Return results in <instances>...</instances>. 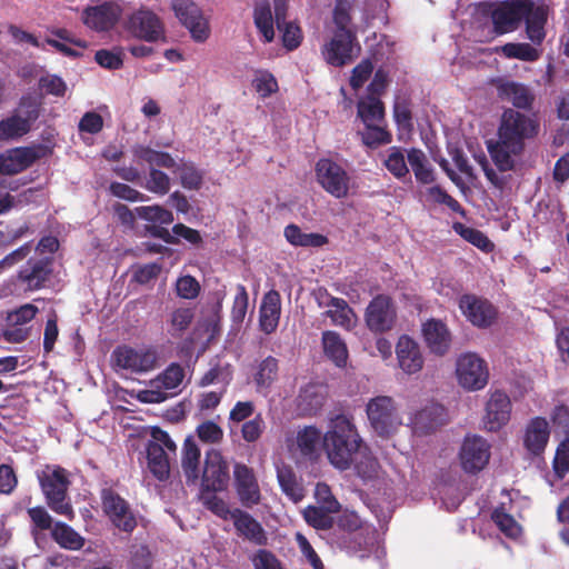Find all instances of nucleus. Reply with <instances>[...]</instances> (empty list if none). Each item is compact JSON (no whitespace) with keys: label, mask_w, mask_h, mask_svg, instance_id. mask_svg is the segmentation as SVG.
<instances>
[{"label":"nucleus","mask_w":569,"mask_h":569,"mask_svg":"<svg viewBox=\"0 0 569 569\" xmlns=\"http://www.w3.org/2000/svg\"><path fill=\"white\" fill-rule=\"evenodd\" d=\"M539 130L537 119L512 108L506 109L500 118L497 139L486 142L497 169L501 172L515 170V158L523 153L527 141L535 139Z\"/></svg>","instance_id":"f257e3e1"},{"label":"nucleus","mask_w":569,"mask_h":569,"mask_svg":"<svg viewBox=\"0 0 569 569\" xmlns=\"http://www.w3.org/2000/svg\"><path fill=\"white\" fill-rule=\"evenodd\" d=\"M407 158L418 182L429 184L435 181L433 169L422 150L412 148L408 151Z\"/></svg>","instance_id":"ea45409f"},{"label":"nucleus","mask_w":569,"mask_h":569,"mask_svg":"<svg viewBox=\"0 0 569 569\" xmlns=\"http://www.w3.org/2000/svg\"><path fill=\"white\" fill-rule=\"evenodd\" d=\"M28 516L31 521V535L34 540H38L39 533L52 529L56 521L42 506L28 508Z\"/></svg>","instance_id":"603ef678"},{"label":"nucleus","mask_w":569,"mask_h":569,"mask_svg":"<svg viewBox=\"0 0 569 569\" xmlns=\"http://www.w3.org/2000/svg\"><path fill=\"white\" fill-rule=\"evenodd\" d=\"M333 306L329 308L325 316L331 319L332 325L350 330L356 323V313L348 302L342 299L332 300Z\"/></svg>","instance_id":"c03bdc74"},{"label":"nucleus","mask_w":569,"mask_h":569,"mask_svg":"<svg viewBox=\"0 0 569 569\" xmlns=\"http://www.w3.org/2000/svg\"><path fill=\"white\" fill-rule=\"evenodd\" d=\"M146 190L158 196H164L171 187L170 177L160 169L150 167L144 183H141Z\"/></svg>","instance_id":"864d4df0"},{"label":"nucleus","mask_w":569,"mask_h":569,"mask_svg":"<svg viewBox=\"0 0 569 569\" xmlns=\"http://www.w3.org/2000/svg\"><path fill=\"white\" fill-rule=\"evenodd\" d=\"M131 151L136 161L139 163L146 162L150 167L166 169H173L177 167L176 160L168 152L158 151L142 144L133 146Z\"/></svg>","instance_id":"e433bc0d"},{"label":"nucleus","mask_w":569,"mask_h":569,"mask_svg":"<svg viewBox=\"0 0 569 569\" xmlns=\"http://www.w3.org/2000/svg\"><path fill=\"white\" fill-rule=\"evenodd\" d=\"M280 310V295L276 290H270L264 295L260 307L259 323L264 333L270 335L277 329Z\"/></svg>","instance_id":"473e14b6"},{"label":"nucleus","mask_w":569,"mask_h":569,"mask_svg":"<svg viewBox=\"0 0 569 569\" xmlns=\"http://www.w3.org/2000/svg\"><path fill=\"white\" fill-rule=\"evenodd\" d=\"M367 415L373 430L381 437L391 436L401 425L395 401L388 396H378L367 405Z\"/></svg>","instance_id":"423d86ee"},{"label":"nucleus","mask_w":569,"mask_h":569,"mask_svg":"<svg viewBox=\"0 0 569 569\" xmlns=\"http://www.w3.org/2000/svg\"><path fill=\"white\" fill-rule=\"evenodd\" d=\"M511 401L507 393L496 390L486 405L485 426L489 431H497L510 419Z\"/></svg>","instance_id":"a878e982"},{"label":"nucleus","mask_w":569,"mask_h":569,"mask_svg":"<svg viewBox=\"0 0 569 569\" xmlns=\"http://www.w3.org/2000/svg\"><path fill=\"white\" fill-rule=\"evenodd\" d=\"M127 30L136 38L156 42L164 36V27L160 18L149 9L140 8L126 22Z\"/></svg>","instance_id":"2eb2a0df"},{"label":"nucleus","mask_w":569,"mask_h":569,"mask_svg":"<svg viewBox=\"0 0 569 569\" xmlns=\"http://www.w3.org/2000/svg\"><path fill=\"white\" fill-rule=\"evenodd\" d=\"M31 129L27 126V121H23L13 113L0 121V141L1 140H14L27 134Z\"/></svg>","instance_id":"5fc2aeb1"},{"label":"nucleus","mask_w":569,"mask_h":569,"mask_svg":"<svg viewBox=\"0 0 569 569\" xmlns=\"http://www.w3.org/2000/svg\"><path fill=\"white\" fill-rule=\"evenodd\" d=\"M201 451L194 439L189 436L182 446L181 467L188 486L196 485L199 480Z\"/></svg>","instance_id":"72a5a7b5"},{"label":"nucleus","mask_w":569,"mask_h":569,"mask_svg":"<svg viewBox=\"0 0 569 569\" xmlns=\"http://www.w3.org/2000/svg\"><path fill=\"white\" fill-rule=\"evenodd\" d=\"M497 51L506 58L522 61H536L539 58L538 51L529 43L509 42L501 46Z\"/></svg>","instance_id":"4d7b16f0"},{"label":"nucleus","mask_w":569,"mask_h":569,"mask_svg":"<svg viewBox=\"0 0 569 569\" xmlns=\"http://www.w3.org/2000/svg\"><path fill=\"white\" fill-rule=\"evenodd\" d=\"M196 433L203 443L214 445L221 442L223 439L222 428L212 420L201 422L196 428Z\"/></svg>","instance_id":"774afa93"},{"label":"nucleus","mask_w":569,"mask_h":569,"mask_svg":"<svg viewBox=\"0 0 569 569\" xmlns=\"http://www.w3.org/2000/svg\"><path fill=\"white\" fill-rule=\"evenodd\" d=\"M283 236L293 247L321 248L329 242L327 236L317 232H303L301 228L295 223L284 227Z\"/></svg>","instance_id":"f704fd0d"},{"label":"nucleus","mask_w":569,"mask_h":569,"mask_svg":"<svg viewBox=\"0 0 569 569\" xmlns=\"http://www.w3.org/2000/svg\"><path fill=\"white\" fill-rule=\"evenodd\" d=\"M452 228L463 240L468 241L481 251L488 253L493 250L495 244L482 231L472 227H467L461 222H455Z\"/></svg>","instance_id":"8fccbe9b"},{"label":"nucleus","mask_w":569,"mask_h":569,"mask_svg":"<svg viewBox=\"0 0 569 569\" xmlns=\"http://www.w3.org/2000/svg\"><path fill=\"white\" fill-rule=\"evenodd\" d=\"M230 481L229 465L221 451L210 449L206 452L200 491H224Z\"/></svg>","instance_id":"9d476101"},{"label":"nucleus","mask_w":569,"mask_h":569,"mask_svg":"<svg viewBox=\"0 0 569 569\" xmlns=\"http://www.w3.org/2000/svg\"><path fill=\"white\" fill-rule=\"evenodd\" d=\"M123 9L119 1H106L98 6L88 7L82 14L83 23L97 32L111 30L119 21Z\"/></svg>","instance_id":"dca6fc26"},{"label":"nucleus","mask_w":569,"mask_h":569,"mask_svg":"<svg viewBox=\"0 0 569 569\" xmlns=\"http://www.w3.org/2000/svg\"><path fill=\"white\" fill-rule=\"evenodd\" d=\"M194 319V309L190 307H180L172 311L170 316V335L181 337Z\"/></svg>","instance_id":"6e6d98bb"},{"label":"nucleus","mask_w":569,"mask_h":569,"mask_svg":"<svg viewBox=\"0 0 569 569\" xmlns=\"http://www.w3.org/2000/svg\"><path fill=\"white\" fill-rule=\"evenodd\" d=\"M274 18L272 17L269 1L264 0L256 4L253 20L257 29L262 34L264 42L269 43L274 39L273 21L279 30L287 23V0H273Z\"/></svg>","instance_id":"4468645a"},{"label":"nucleus","mask_w":569,"mask_h":569,"mask_svg":"<svg viewBox=\"0 0 569 569\" xmlns=\"http://www.w3.org/2000/svg\"><path fill=\"white\" fill-rule=\"evenodd\" d=\"M335 545L351 556L367 558L376 548L377 530L371 526H366L350 536H342L340 541Z\"/></svg>","instance_id":"4be33fe9"},{"label":"nucleus","mask_w":569,"mask_h":569,"mask_svg":"<svg viewBox=\"0 0 569 569\" xmlns=\"http://www.w3.org/2000/svg\"><path fill=\"white\" fill-rule=\"evenodd\" d=\"M362 443L352 417L339 413L329 419L327 431L322 436V447L336 469H350Z\"/></svg>","instance_id":"f03ea898"},{"label":"nucleus","mask_w":569,"mask_h":569,"mask_svg":"<svg viewBox=\"0 0 569 569\" xmlns=\"http://www.w3.org/2000/svg\"><path fill=\"white\" fill-rule=\"evenodd\" d=\"M525 2L526 0H508L492 10L491 21L495 33H509L520 27L523 17L528 12Z\"/></svg>","instance_id":"f3484780"},{"label":"nucleus","mask_w":569,"mask_h":569,"mask_svg":"<svg viewBox=\"0 0 569 569\" xmlns=\"http://www.w3.org/2000/svg\"><path fill=\"white\" fill-rule=\"evenodd\" d=\"M231 520L239 537H242L254 546L264 547L268 545L267 531L249 512L240 508H234L232 510Z\"/></svg>","instance_id":"b1692460"},{"label":"nucleus","mask_w":569,"mask_h":569,"mask_svg":"<svg viewBox=\"0 0 569 569\" xmlns=\"http://www.w3.org/2000/svg\"><path fill=\"white\" fill-rule=\"evenodd\" d=\"M459 308L463 316L476 327H490L496 317L497 310L487 299L475 295H463L459 299Z\"/></svg>","instance_id":"aec40b11"},{"label":"nucleus","mask_w":569,"mask_h":569,"mask_svg":"<svg viewBox=\"0 0 569 569\" xmlns=\"http://www.w3.org/2000/svg\"><path fill=\"white\" fill-rule=\"evenodd\" d=\"M184 189L199 190L203 183V174L192 163H182L176 170Z\"/></svg>","instance_id":"680f3d73"},{"label":"nucleus","mask_w":569,"mask_h":569,"mask_svg":"<svg viewBox=\"0 0 569 569\" xmlns=\"http://www.w3.org/2000/svg\"><path fill=\"white\" fill-rule=\"evenodd\" d=\"M50 536L60 548L66 550H80L86 543V539L79 532L62 521L54 522Z\"/></svg>","instance_id":"c9c22d12"},{"label":"nucleus","mask_w":569,"mask_h":569,"mask_svg":"<svg viewBox=\"0 0 569 569\" xmlns=\"http://www.w3.org/2000/svg\"><path fill=\"white\" fill-rule=\"evenodd\" d=\"M183 378V368L179 363H171L153 381L157 389L142 391L140 399L149 403L162 402L168 398V393L164 390L176 389L182 382Z\"/></svg>","instance_id":"412c9836"},{"label":"nucleus","mask_w":569,"mask_h":569,"mask_svg":"<svg viewBox=\"0 0 569 569\" xmlns=\"http://www.w3.org/2000/svg\"><path fill=\"white\" fill-rule=\"evenodd\" d=\"M397 311L391 297L378 295L369 302L365 320L370 331L383 333L391 330L396 323Z\"/></svg>","instance_id":"f8f14e48"},{"label":"nucleus","mask_w":569,"mask_h":569,"mask_svg":"<svg viewBox=\"0 0 569 569\" xmlns=\"http://www.w3.org/2000/svg\"><path fill=\"white\" fill-rule=\"evenodd\" d=\"M51 153L49 147L34 144L19 147L2 154L4 174H17L30 168L36 161L46 158Z\"/></svg>","instance_id":"a211bd4d"},{"label":"nucleus","mask_w":569,"mask_h":569,"mask_svg":"<svg viewBox=\"0 0 569 569\" xmlns=\"http://www.w3.org/2000/svg\"><path fill=\"white\" fill-rule=\"evenodd\" d=\"M52 274V258H31L21 268L18 279L29 290H39L46 286Z\"/></svg>","instance_id":"5701e85b"},{"label":"nucleus","mask_w":569,"mask_h":569,"mask_svg":"<svg viewBox=\"0 0 569 569\" xmlns=\"http://www.w3.org/2000/svg\"><path fill=\"white\" fill-rule=\"evenodd\" d=\"M496 526L509 538H518L521 535V527L515 518L507 513L503 507L496 508L491 513Z\"/></svg>","instance_id":"13d9d810"},{"label":"nucleus","mask_w":569,"mask_h":569,"mask_svg":"<svg viewBox=\"0 0 569 569\" xmlns=\"http://www.w3.org/2000/svg\"><path fill=\"white\" fill-rule=\"evenodd\" d=\"M136 214L142 220L161 224H170L174 220L173 213L159 204L137 207Z\"/></svg>","instance_id":"052dcab7"},{"label":"nucleus","mask_w":569,"mask_h":569,"mask_svg":"<svg viewBox=\"0 0 569 569\" xmlns=\"http://www.w3.org/2000/svg\"><path fill=\"white\" fill-rule=\"evenodd\" d=\"M111 358L120 369L138 375L150 372L159 366V355L153 347L121 345L112 351Z\"/></svg>","instance_id":"20e7f679"},{"label":"nucleus","mask_w":569,"mask_h":569,"mask_svg":"<svg viewBox=\"0 0 569 569\" xmlns=\"http://www.w3.org/2000/svg\"><path fill=\"white\" fill-rule=\"evenodd\" d=\"M352 466L357 475L362 479H372L377 476L379 469V462L376 457L371 453L365 442L362 443L361 450L356 455Z\"/></svg>","instance_id":"09e8293b"},{"label":"nucleus","mask_w":569,"mask_h":569,"mask_svg":"<svg viewBox=\"0 0 569 569\" xmlns=\"http://www.w3.org/2000/svg\"><path fill=\"white\" fill-rule=\"evenodd\" d=\"M367 525L362 523L359 516L355 512H345L339 516L336 527L331 528V540L333 543L340 541V538L343 536H350V533L357 531L366 527Z\"/></svg>","instance_id":"3c124183"},{"label":"nucleus","mask_w":569,"mask_h":569,"mask_svg":"<svg viewBox=\"0 0 569 569\" xmlns=\"http://www.w3.org/2000/svg\"><path fill=\"white\" fill-rule=\"evenodd\" d=\"M13 114L27 121V126L31 129L32 123L36 122L40 116V103L36 98L24 96L20 99L19 106Z\"/></svg>","instance_id":"0e129e2a"},{"label":"nucleus","mask_w":569,"mask_h":569,"mask_svg":"<svg viewBox=\"0 0 569 569\" xmlns=\"http://www.w3.org/2000/svg\"><path fill=\"white\" fill-rule=\"evenodd\" d=\"M498 97L503 100L511 102L516 109L519 110H531L535 102V94L523 83L498 79L495 82Z\"/></svg>","instance_id":"393cba45"},{"label":"nucleus","mask_w":569,"mask_h":569,"mask_svg":"<svg viewBox=\"0 0 569 569\" xmlns=\"http://www.w3.org/2000/svg\"><path fill=\"white\" fill-rule=\"evenodd\" d=\"M321 431L315 426H306L298 430L296 437L297 447L302 457L313 460L318 457Z\"/></svg>","instance_id":"4c0bfd02"},{"label":"nucleus","mask_w":569,"mask_h":569,"mask_svg":"<svg viewBox=\"0 0 569 569\" xmlns=\"http://www.w3.org/2000/svg\"><path fill=\"white\" fill-rule=\"evenodd\" d=\"M37 478L47 506L53 512L72 520L74 511L68 499V489L71 482L67 470L60 466H46L43 470L37 472Z\"/></svg>","instance_id":"7ed1b4c3"},{"label":"nucleus","mask_w":569,"mask_h":569,"mask_svg":"<svg viewBox=\"0 0 569 569\" xmlns=\"http://www.w3.org/2000/svg\"><path fill=\"white\" fill-rule=\"evenodd\" d=\"M322 343L325 353L328 358H330L338 367L346 366L348 350L339 333L330 330L325 331L322 333Z\"/></svg>","instance_id":"79ce46f5"},{"label":"nucleus","mask_w":569,"mask_h":569,"mask_svg":"<svg viewBox=\"0 0 569 569\" xmlns=\"http://www.w3.org/2000/svg\"><path fill=\"white\" fill-rule=\"evenodd\" d=\"M331 511H327L325 507L309 506L303 511L307 523L316 529L327 530L333 528V520L329 516Z\"/></svg>","instance_id":"e2e57ef3"},{"label":"nucleus","mask_w":569,"mask_h":569,"mask_svg":"<svg viewBox=\"0 0 569 569\" xmlns=\"http://www.w3.org/2000/svg\"><path fill=\"white\" fill-rule=\"evenodd\" d=\"M459 385L468 391L483 389L489 380L487 362L473 352L461 355L456 363Z\"/></svg>","instance_id":"0eeeda50"},{"label":"nucleus","mask_w":569,"mask_h":569,"mask_svg":"<svg viewBox=\"0 0 569 569\" xmlns=\"http://www.w3.org/2000/svg\"><path fill=\"white\" fill-rule=\"evenodd\" d=\"M217 492L218 491H200L202 505L217 517L223 520L231 519L232 510L223 499L216 495Z\"/></svg>","instance_id":"bf43d9fd"},{"label":"nucleus","mask_w":569,"mask_h":569,"mask_svg":"<svg viewBox=\"0 0 569 569\" xmlns=\"http://www.w3.org/2000/svg\"><path fill=\"white\" fill-rule=\"evenodd\" d=\"M277 479L282 492L293 502H299L305 497V489L298 482L296 472L290 466L277 467Z\"/></svg>","instance_id":"58836bf2"},{"label":"nucleus","mask_w":569,"mask_h":569,"mask_svg":"<svg viewBox=\"0 0 569 569\" xmlns=\"http://www.w3.org/2000/svg\"><path fill=\"white\" fill-rule=\"evenodd\" d=\"M549 437L548 421L546 418L536 417L527 425L523 445L530 453L538 456L545 451Z\"/></svg>","instance_id":"c756f323"},{"label":"nucleus","mask_w":569,"mask_h":569,"mask_svg":"<svg viewBox=\"0 0 569 569\" xmlns=\"http://www.w3.org/2000/svg\"><path fill=\"white\" fill-rule=\"evenodd\" d=\"M490 445L480 436L468 435L465 437L459 450V461L467 473H478L489 462Z\"/></svg>","instance_id":"9b49d317"},{"label":"nucleus","mask_w":569,"mask_h":569,"mask_svg":"<svg viewBox=\"0 0 569 569\" xmlns=\"http://www.w3.org/2000/svg\"><path fill=\"white\" fill-rule=\"evenodd\" d=\"M29 411V400L22 395H11L0 405V417L3 420L16 422L23 420Z\"/></svg>","instance_id":"a19ab883"},{"label":"nucleus","mask_w":569,"mask_h":569,"mask_svg":"<svg viewBox=\"0 0 569 569\" xmlns=\"http://www.w3.org/2000/svg\"><path fill=\"white\" fill-rule=\"evenodd\" d=\"M399 367L408 375L419 372L423 367V357L419 345L409 336H401L396 346Z\"/></svg>","instance_id":"bb28decb"},{"label":"nucleus","mask_w":569,"mask_h":569,"mask_svg":"<svg viewBox=\"0 0 569 569\" xmlns=\"http://www.w3.org/2000/svg\"><path fill=\"white\" fill-rule=\"evenodd\" d=\"M172 10L179 21L190 31L197 42H204L210 34L208 21L192 0H173Z\"/></svg>","instance_id":"ddd939ff"},{"label":"nucleus","mask_w":569,"mask_h":569,"mask_svg":"<svg viewBox=\"0 0 569 569\" xmlns=\"http://www.w3.org/2000/svg\"><path fill=\"white\" fill-rule=\"evenodd\" d=\"M279 361L272 356H268L259 362L257 371L253 376L254 383L258 390L269 389L272 383L278 379Z\"/></svg>","instance_id":"49530a36"},{"label":"nucleus","mask_w":569,"mask_h":569,"mask_svg":"<svg viewBox=\"0 0 569 569\" xmlns=\"http://www.w3.org/2000/svg\"><path fill=\"white\" fill-rule=\"evenodd\" d=\"M422 335L429 350L437 355L443 356L450 347V332L447 326L437 319H430L422 325Z\"/></svg>","instance_id":"cd10ccee"},{"label":"nucleus","mask_w":569,"mask_h":569,"mask_svg":"<svg viewBox=\"0 0 569 569\" xmlns=\"http://www.w3.org/2000/svg\"><path fill=\"white\" fill-rule=\"evenodd\" d=\"M552 468L558 479H563L569 472V438L558 445L552 461Z\"/></svg>","instance_id":"338daca9"},{"label":"nucleus","mask_w":569,"mask_h":569,"mask_svg":"<svg viewBox=\"0 0 569 569\" xmlns=\"http://www.w3.org/2000/svg\"><path fill=\"white\" fill-rule=\"evenodd\" d=\"M147 467L158 481H167L170 477L169 452L157 442H148L146 446Z\"/></svg>","instance_id":"2f4dec72"},{"label":"nucleus","mask_w":569,"mask_h":569,"mask_svg":"<svg viewBox=\"0 0 569 569\" xmlns=\"http://www.w3.org/2000/svg\"><path fill=\"white\" fill-rule=\"evenodd\" d=\"M327 395L321 387L308 386L298 397L300 409L307 415H316L325 405Z\"/></svg>","instance_id":"a18cd8bd"},{"label":"nucleus","mask_w":569,"mask_h":569,"mask_svg":"<svg viewBox=\"0 0 569 569\" xmlns=\"http://www.w3.org/2000/svg\"><path fill=\"white\" fill-rule=\"evenodd\" d=\"M360 49L356 32L335 31L332 38L321 47V54L329 66L341 68L351 63Z\"/></svg>","instance_id":"39448f33"},{"label":"nucleus","mask_w":569,"mask_h":569,"mask_svg":"<svg viewBox=\"0 0 569 569\" xmlns=\"http://www.w3.org/2000/svg\"><path fill=\"white\" fill-rule=\"evenodd\" d=\"M385 167L397 179L405 178L409 174L405 154L399 147L390 148L389 154L385 160Z\"/></svg>","instance_id":"69168bd1"},{"label":"nucleus","mask_w":569,"mask_h":569,"mask_svg":"<svg viewBox=\"0 0 569 569\" xmlns=\"http://www.w3.org/2000/svg\"><path fill=\"white\" fill-rule=\"evenodd\" d=\"M358 117L363 124L380 123L385 120L383 102L377 97L360 99L357 103Z\"/></svg>","instance_id":"37998d69"},{"label":"nucleus","mask_w":569,"mask_h":569,"mask_svg":"<svg viewBox=\"0 0 569 569\" xmlns=\"http://www.w3.org/2000/svg\"><path fill=\"white\" fill-rule=\"evenodd\" d=\"M525 7L528 11L523 17L527 37L535 44H540L546 36L547 11L542 6H536L531 0H526Z\"/></svg>","instance_id":"7c9ffc66"},{"label":"nucleus","mask_w":569,"mask_h":569,"mask_svg":"<svg viewBox=\"0 0 569 569\" xmlns=\"http://www.w3.org/2000/svg\"><path fill=\"white\" fill-rule=\"evenodd\" d=\"M100 498L102 510L112 525L121 531L131 533L137 527V519L128 501L112 488H103Z\"/></svg>","instance_id":"6e6552de"},{"label":"nucleus","mask_w":569,"mask_h":569,"mask_svg":"<svg viewBox=\"0 0 569 569\" xmlns=\"http://www.w3.org/2000/svg\"><path fill=\"white\" fill-rule=\"evenodd\" d=\"M319 184L332 197L342 199L348 196L350 177L347 171L331 159L322 158L316 163Z\"/></svg>","instance_id":"1a4fd4ad"},{"label":"nucleus","mask_w":569,"mask_h":569,"mask_svg":"<svg viewBox=\"0 0 569 569\" xmlns=\"http://www.w3.org/2000/svg\"><path fill=\"white\" fill-rule=\"evenodd\" d=\"M445 407L430 403L417 411L411 419L412 429L418 435H429L445 422Z\"/></svg>","instance_id":"c85d7f7f"},{"label":"nucleus","mask_w":569,"mask_h":569,"mask_svg":"<svg viewBox=\"0 0 569 569\" xmlns=\"http://www.w3.org/2000/svg\"><path fill=\"white\" fill-rule=\"evenodd\" d=\"M358 133L361 137L362 143L370 149H377L392 141L391 132L386 126H380L379 123L365 124V129Z\"/></svg>","instance_id":"de8ad7c7"},{"label":"nucleus","mask_w":569,"mask_h":569,"mask_svg":"<svg viewBox=\"0 0 569 569\" xmlns=\"http://www.w3.org/2000/svg\"><path fill=\"white\" fill-rule=\"evenodd\" d=\"M234 487L240 503L246 508H252L261 501L260 487L252 468L237 462L233 467Z\"/></svg>","instance_id":"6ab92c4d"}]
</instances>
